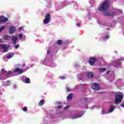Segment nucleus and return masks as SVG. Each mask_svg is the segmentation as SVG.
<instances>
[{
    "instance_id": "obj_41",
    "label": "nucleus",
    "mask_w": 124,
    "mask_h": 124,
    "mask_svg": "<svg viewBox=\"0 0 124 124\" xmlns=\"http://www.w3.org/2000/svg\"><path fill=\"white\" fill-rule=\"evenodd\" d=\"M79 66V64H75V67H78V66Z\"/></svg>"
},
{
    "instance_id": "obj_50",
    "label": "nucleus",
    "mask_w": 124,
    "mask_h": 124,
    "mask_svg": "<svg viewBox=\"0 0 124 124\" xmlns=\"http://www.w3.org/2000/svg\"><path fill=\"white\" fill-rule=\"evenodd\" d=\"M14 88H16V85H15V84L14 85Z\"/></svg>"
},
{
    "instance_id": "obj_25",
    "label": "nucleus",
    "mask_w": 124,
    "mask_h": 124,
    "mask_svg": "<svg viewBox=\"0 0 124 124\" xmlns=\"http://www.w3.org/2000/svg\"><path fill=\"white\" fill-rule=\"evenodd\" d=\"M11 35H5L3 36V39L4 40H8V38H10Z\"/></svg>"
},
{
    "instance_id": "obj_28",
    "label": "nucleus",
    "mask_w": 124,
    "mask_h": 124,
    "mask_svg": "<svg viewBox=\"0 0 124 124\" xmlns=\"http://www.w3.org/2000/svg\"><path fill=\"white\" fill-rule=\"evenodd\" d=\"M9 83H10V81H7L6 82H3V84L4 86H9Z\"/></svg>"
},
{
    "instance_id": "obj_38",
    "label": "nucleus",
    "mask_w": 124,
    "mask_h": 124,
    "mask_svg": "<svg viewBox=\"0 0 124 124\" xmlns=\"http://www.w3.org/2000/svg\"><path fill=\"white\" fill-rule=\"evenodd\" d=\"M23 26H21V27H19L18 30V31H22V30H23Z\"/></svg>"
},
{
    "instance_id": "obj_3",
    "label": "nucleus",
    "mask_w": 124,
    "mask_h": 124,
    "mask_svg": "<svg viewBox=\"0 0 124 124\" xmlns=\"http://www.w3.org/2000/svg\"><path fill=\"white\" fill-rule=\"evenodd\" d=\"M12 74V72L4 70V69H2L0 72V80H5V79H7L9 77V75Z\"/></svg>"
},
{
    "instance_id": "obj_17",
    "label": "nucleus",
    "mask_w": 124,
    "mask_h": 124,
    "mask_svg": "<svg viewBox=\"0 0 124 124\" xmlns=\"http://www.w3.org/2000/svg\"><path fill=\"white\" fill-rule=\"evenodd\" d=\"M84 114H85V112H83L82 114H78L76 116L71 117V119L74 120L75 119H78V118H81V117H82V116H83Z\"/></svg>"
},
{
    "instance_id": "obj_43",
    "label": "nucleus",
    "mask_w": 124,
    "mask_h": 124,
    "mask_svg": "<svg viewBox=\"0 0 124 124\" xmlns=\"http://www.w3.org/2000/svg\"><path fill=\"white\" fill-rule=\"evenodd\" d=\"M47 123V121L44 120L43 122V124H45Z\"/></svg>"
},
{
    "instance_id": "obj_22",
    "label": "nucleus",
    "mask_w": 124,
    "mask_h": 124,
    "mask_svg": "<svg viewBox=\"0 0 124 124\" xmlns=\"http://www.w3.org/2000/svg\"><path fill=\"white\" fill-rule=\"evenodd\" d=\"M108 26H109V24L108 23H101V28H102V27H103L104 28H105V27H108Z\"/></svg>"
},
{
    "instance_id": "obj_48",
    "label": "nucleus",
    "mask_w": 124,
    "mask_h": 124,
    "mask_svg": "<svg viewBox=\"0 0 124 124\" xmlns=\"http://www.w3.org/2000/svg\"><path fill=\"white\" fill-rule=\"evenodd\" d=\"M24 66H26V64L24 63L22 65V67H24Z\"/></svg>"
},
{
    "instance_id": "obj_46",
    "label": "nucleus",
    "mask_w": 124,
    "mask_h": 124,
    "mask_svg": "<svg viewBox=\"0 0 124 124\" xmlns=\"http://www.w3.org/2000/svg\"><path fill=\"white\" fill-rule=\"evenodd\" d=\"M84 100L85 101H88V98H84Z\"/></svg>"
},
{
    "instance_id": "obj_40",
    "label": "nucleus",
    "mask_w": 124,
    "mask_h": 124,
    "mask_svg": "<svg viewBox=\"0 0 124 124\" xmlns=\"http://www.w3.org/2000/svg\"><path fill=\"white\" fill-rule=\"evenodd\" d=\"M62 106H58V109H62Z\"/></svg>"
},
{
    "instance_id": "obj_8",
    "label": "nucleus",
    "mask_w": 124,
    "mask_h": 124,
    "mask_svg": "<svg viewBox=\"0 0 124 124\" xmlns=\"http://www.w3.org/2000/svg\"><path fill=\"white\" fill-rule=\"evenodd\" d=\"M109 73H110V77L108 78V81H109V82H112V81H114V71H108L107 72V74H109Z\"/></svg>"
},
{
    "instance_id": "obj_7",
    "label": "nucleus",
    "mask_w": 124,
    "mask_h": 124,
    "mask_svg": "<svg viewBox=\"0 0 124 124\" xmlns=\"http://www.w3.org/2000/svg\"><path fill=\"white\" fill-rule=\"evenodd\" d=\"M50 22H51V16L47 14L46 15V18L44 19V24H48Z\"/></svg>"
},
{
    "instance_id": "obj_21",
    "label": "nucleus",
    "mask_w": 124,
    "mask_h": 124,
    "mask_svg": "<svg viewBox=\"0 0 124 124\" xmlns=\"http://www.w3.org/2000/svg\"><path fill=\"white\" fill-rule=\"evenodd\" d=\"M106 71V68H101L99 69V73H102V72H104Z\"/></svg>"
},
{
    "instance_id": "obj_54",
    "label": "nucleus",
    "mask_w": 124,
    "mask_h": 124,
    "mask_svg": "<svg viewBox=\"0 0 124 124\" xmlns=\"http://www.w3.org/2000/svg\"><path fill=\"white\" fill-rule=\"evenodd\" d=\"M123 35H124V32H123Z\"/></svg>"
},
{
    "instance_id": "obj_37",
    "label": "nucleus",
    "mask_w": 124,
    "mask_h": 124,
    "mask_svg": "<svg viewBox=\"0 0 124 124\" xmlns=\"http://www.w3.org/2000/svg\"><path fill=\"white\" fill-rule=\"evenodd\" d=\"M5 28V27L4 26H2L1 28H0V30L1 31H3V30H4Z\"/></svg>"
},
{
    "instance_id": "obj_32",
    "label": "nucleus",
    "mask_w": 124,
    "mask_h": 124,
    "mask_svg": "<svg viewBox=\"0 0 124 124\" xmlns=\"http://www.w3.org/2000/svg\"><path fill=\"white\" fill-rule=\"evenodd\" d=\"M109 38V35H107L105 37L103 38V40H107Z\"/></svg>"
},
{
    "instance_id": "obj_45",
    "label": "nucleus",
    "mask_w": 124,
    "mask_h": 124,
    "mask_svg": "<svg viewBox=\"0 0 124 124\" xmlns=\"http://www.w3.org/2000/svg\"><path fill=\"white\" fill-rule=\"evenodd\" d=\"M67 89V92H69V91H70V89H69V88L67 87L66 88Z\"/></svg>"
},
{
    "instance_id": "obj_47",
    "label": "nucleus",
    "mask_w": 124,
    "mask_h": 124,
    "mask_svg": "<svg viewBox=\"0 0 124 124\" xmlns=\"http://www.w3.org/2000/svg\"><path fill=\"white\" fill-rule=\"evenodd\" d=\"M80 23H77V26H78V27H80Z\"/></svg>"
},
{
    "instance_id": "obj_27",
    "label": "nucleus",
    "mask_w": 124,
    "mask_h": 124,
    "mask_svg": "<svg viewBox=\"0 0 124 124\" xmlns=\"http://www.w3.org/2000/svg\"><path fill=\"white\" fill-rule=\"evenodd\" d=\"M30 78L27 77L25 79V80H24V83H25L26 84H29L30 83Z\"/></svg>"
},
{
    "instance_id": "obj_36",
    "label": "nucleus",
    "mask_w": 124,
    "mask_h": 124,
    "mask_svg": "<svg viewBox=\"0 0 124 124\" xmlns=\"http://www.w3.org/2000/svg\"><path fill=\"white\" fill-rule=\"evenodd\" d=\"M28 110V108L26 107H24L23 108V111H24V112H26Z\"/></svg>"
},
{
    "instance_id": "obj_19",
    "label": "nucleus",
    "mask_w": 124,
    "mask_h": 124,
    "mask_svg": "<svg viewBox=\"0 0 124 124\" xmlns=\"http://www.w3.org/2000/svg\"><path fill=\"white\" fill-rule=\"evenodd\" d=\"M93 75H94L93 72H89L88 73L87 75V77H88V78H93Z\"/></svg>"
},
{
    "instance_id": "obj_49",
    "label": "nucleus",
    "mask_w": 124,
    "mask_h": 124,
    "mask_svg": "<svg viewBox=\"0 0 124 124\" xmlns=\"http://www.w3.org/2000/svg\"><path fill=\"white\" fill-rule=\"evenodd\" d=\"M121 106H122V107H123V108H124V104H122L121 105Z\"/></svg>"
},
{
    "instance_id": "obj_31",
    "label": "nucleus",
    "mask_w": 124,
    "mask_h": 124,
    "mask_svg": "<svg viewBox=\"0 0 124 124\" xmlns=\"http://www.w3.org/2000/svg\"><path fill=\"white\" fill-rule=\"evenodd\" d=\"M106 114H109L108 112L105 111L104 109H102V115H105Z\"/></svg>"
},
{
    "instance_id": "obj_39",
    "label": "nucleus",
    "mask_w": 124,
    "mask_h": 124,
    "mask_svg": "<svg viewBox=\"0 0 124 124\" xmlns=\"http://www.w3.org/2000/svg\"><path fill=\"white\" fill-rule=\"evenodd\" d=\"M69 108V106H67L64 108V110H66L67 109H68Z\"/></svg>"
},
{
    "instance_id": "obj_5",
    "label": "nucleus",
    "mask_w": 124,
    "mask_h": 124,
    "mask_svg": "<svg viewBox=\"0 0 124 124\" xmlns=\"http://www.w3.org/2000/svg\"><path fill=\"white\" fill-rule=\"evenodd\" d=\"M124 57H121L120 59H118L116 61H113L112 62V65L114 66V67H120L121 64H122V62H124Z\"/></svg>"
},
{
    "instance_id": "obj_51",
    "label": "nucleus",
    "mask_w": 124,
    "mask_h": 124,
    "mask_svg": "<svg viewBox=\"0 0 124 124\" xmlns=\"http://www.w3.org/2000/svg\"><path fill=\"white\" fill-rule=\"evenodd\" d=\"M49 118V119H50V118H52V115H51L50 116V117H48Z\"/></svg>"
},
{
    "instance_id": "obj_20",
    "label": "nucleus",
    "mask_w": 124,
    "mask_h": 124,
    "mask_svg": "<svg viewBox=\"0 0 124 124\" xmlns=\"http://www.w3.org/2000/svg\"><path fill=\"white\" fill-rule=\"evenodd\" d=\"M72 97H73V94L70 93L67 96V100H70L71 99H72Z\"/></svg>"
},
{
    "instance_id": "obj_57",
    "label": "nucleus",
    "mask_w": 124,
    "mask_h": 124,
    "mask_svg": "<svg viewBox=\"0 0 124 124\" xmlns=\"http://www.w3.org/2000/svg\"><path fill=\"white\" fill-rule=\"evenodd\" d=\"M0 31H1V30H0Z\"/></svg>"
},
{
    "instance_id": "obj_18",
    "label": "nucleus",
    "mask_w": 124,
    "mask_h": 124,
    "mask_svg": "<svg viewBox=\"0 0 124 124\" xmlns=\"http://www.w3.org/2000/svg\"><path fill=\"white\" fill-rule=\"evenodd\" d=\"M114 110H115V106L114 105H111L109 107V109L108 110V113H112V112H113Z\"/></svg>"
},
{
    "instance_id": "obj_34",
    "label": "nucleus",
    "mask_w": 124,
    "mask_h": 124,
    "mask_svg": "<svg viewBox=\"0 0 124 124\" xmlns=\"http://www.w3.org/2000/svg\"><path fill=\"white\" fill-rule=\"evenodd\" d=\"M59 79H62V80H63V79H65V77H63V76H60Z\"/></svg>"
},
{
    "instance_id": "obj_1",
    "label": "nucleus",
    "mask_w": 124,
    "mask_h": 124,
    "mask_svg": "<svg viewBox=\"0 0 124 124\" xmlns=\"http://www.w3.org/2000/svg\"><path fill=\"white\" fill-rule=\"evenodd\" d=\"M51 50L52 47H49L47 49V55L44 61L43 62V63L50 67H55L56 66V63L53 62V55H52Z\"/></svg>"
},
{
    "instance_id": "obj_53",
    "label": "nucleus",
    "mask_w": 124,
    "mask_h": 124,
    "mask_svg": "<svg viewBox=\"0 0 124 124\" xmlns=\"http://www.w3.org/2000/svg\"><path fill=\"white\" fill-rule=\"evenodd\" d=\"M90 3L91 4H92V2H91V1H90Z\"/></svg>"
},
{
    "instance_id": "obj_52",
    "label": "nucleus",
    "mask_w": 124,
    "mask_h": 124,
    "mask_svg": "<svg viewBox=\"0 0 124 124\" xmlns=\"http://www.w3.org/2000/svg\"><path fill=\"white\" fill-rule=\"evenodd\" d=\"M13 76H16V75H13Z\"/></svg>"
},
{
    "instance_id": "obj_23",
    "label": "nucleus",
    "mask_w": 124,
    "mask_h": 124,
    "mask_svg": "<svg viewBox=\"0 0 124 124\" xmlns=\"http://www.w3.org/2000/svg\"><path fill=\"white\" fill-rule=\"evenodd\" d=\"M85 85L86 84H79V85H77L76 87V89H80L84 88V87H85Z\"/></svg>"
},
{
    "instance_id": "obj_26",
    "label": "nucleus",
    "mask_w": 124,
    "mask_h": 124,
    "mask_svg": "<svg viewBox=\"0 0 124 124\" xmlns=\"http://www.w3.org/2000/svg\"><path fill=\"white\" fill-rule=\"evenodd\" d=\"M43 104H44V99H42L39 103V106H43Z\"/></svg>"
},
{
    "instance_id": "obj_12",
    "label": "nucleus",
    "mask_w": 124,
    "mask_h": 124,
    "mask_svg": "<svg viewBox=\"0 0 124 124\" xmlns=\"http://www.w3.org/2000/svg\"><path fill=\"white\" fill-rule=\"evenodd\" d=\"M96 61V58L94 57H91L88 61V62L90 65H94V62H95Z\"/></svg>"
},
{
    "instance_id": "obj_35",
    "label": "nucleus",
    "mask_w": 124,
    "mask_h": 124,
    "mask_svg": "<svg viewBox=\"0 0 124 124\" xmlns=\"http://www.w3.org/2000/svg\"><path fill=\"white\" fill-rule=\"evenodd\" d=\"M19 47H20V45H16L15 46V48L16 49H18V48H19Z\"/></svg>"
},
{
    "instance_id": "obj_6",
    "label": "nucleus",
    "mask_w": 124,
    "mask_h": 124,
    "mask_svg": "<svg viewBox=\"0 0 124 124\" xmlns=\"http://www.w3.org/2000/svg\"><path fill=\"white\" fill-rule=\"evenodd\" d=\"M123 98H124V95H123V93H119L118 94H116L115 95V104L117 105V104H119V103H121Z\"/></svg>"
},
{
    "instance_id": "obj_13",
    "label": "nucleus",
    "mask_w": 124,
    "mask_h": 124,
    "mask_svg": "<svg viewBox=\"0 0 124 124\" xmlns=\"http://www.w3.org/2000/svg\"><path fill=\"white\" fill-rule=\"evenodd\" d=\"M0 48H2V49H3L4 53H6V52H7L8 51V48H7V46H6V45H0Z\"/></svg>"
},
{
    "instance_id": "obj_16",
    "label": "nucleus",
    "mask_w": 124,
    "mask_h": 124,
    "mask_svg": "<svg viewBox=\"0 0 124 124\" xmlns=\"http://www.w3.org/2000/svg\"><path fill=\"white\" fill-rule=\"evenodd\" d=\"M14 56V53H10L6 55V57H4L3 58V60L5 61L6 59H11V58H12Z\"/></svg>"
},
{
    "instance_id": "obj_55",
    "label": "nucleus",
    "mask_w": 124,
    "mask_h": 124,
    "mask_svg": "<svg viewBox=\"0 0 124 124\" xmlns=\"http://www.w3.org/2000/svg\"><path fill=\"white\" fill-rule=\"evenodd\" d=\"M107 30L108 31L109 30V29H108V28H107Z\"/></svg>"
},
{
    "instance_id": "obj_42",
    "label": "nucleus",
    "mask_w": 124,
    "mask_h": 124,
    "mask_svg": "<svg viewBox=\"0 0 124 124\" xmlns=\"http://www.w3.org/2000/svg\"><path fill=\"white\" fill-rule=\"evenodd\" d=\"M56 103L57 104L61 105L62 104V102L59 101V102H57Z\"/></svg>"
},
{
    "instance_id": "obj_30",
    "label": "nucleus",
    "mask_w": 124,
    "mask_h": 124,
    "mask_svg": "<svg viewBox=\"0 0 124 124\" xmlns=\"http://www.w3.org/2000/svg\"><path fill=\"white\" fill-rule=\"evenodd\" d=\"M57 44H58V45H62V40H58Z\"/></svg>"
},
{
    "instance_id": "obj_2",
    "label": "nucleus",
    "mask_w": 124,
    "mask_h": 124,
    "mask_svg": "<svg viewBox=\"0 0 124 124\" xmlns=\"http://www.w3.org/2000/svg\"><path fill=\"white\" fill-rule=\"evenodd\" d=\"M110 6V3H109V0H106L103 3L100 5L99 8L96 10L97 13L100 12V11H103L104 10H107Z\"/></svg>"
},
{
    "instance_id": "obj_4",
    "label": "nucleus",
    "mask_w": 124,
    "mask_h": 124,
    "mask_svg": "<svg viewBox=\"0 0 124 124\" xmlns=\"http://www.w3.org/2000/svg\"><path fill=\"white\" fill-rule=\"evenodd\" d=\"M122 13V10L119 9H115L113 12H105L104 13V16L107 17H110L112 16H115V15H119Z\"/></svg>"
},
{
    "instance_id": "obj_10",
    "label": "nucleus",
    "mask_w": 124,
    "mask_h": 124,
    "mask_svg": "<svg viewBox=\"0 0 124 124\" xmlns=\"http://www.w3.org/2000/svg\"><path fill=\"white\" fill-rule=\"evenodd\" d=\"M91 88L92 89H93V90H94V91H98V90L100 89V86H99V84H98L97 83H93Z\"/></svg>"
},
{
    "instance_id": "obj_29",
    "label": "nucleus",
    "mask_w": 124,
    "mask_h": 124,
    "mask_svg": "<svg viewBox=\"0 0 124 124\" xmlns=\"http://www.w3.org/2000/svg\"><path fill=\"white\" fill-rule=\"evenodd\" d=\"M26 78H27V77H26L25 76H23L21 77V79L22 81L23 82H24L25 81Z\"/></svg>"
},
{
    "instance_id": "obj_9",
    "label": "nucleus",
    "mask_w": 124,
    "mask_h": 124,
    "mask_svg": "<svg viewBox=\"0 0 124 124\" xmlns=\"http://www.w3.org/2000/svg\"><path fill=\"white\" fill-rule=\"evenodd\" d=\"M10 38L13 42V45H16V43H17V41H18V37L14 35H12L10 36Z\"/></svg>"
},
{
    "instance_id": "obj_33",
    "label": "nucleus",
    "mask_w": 124,
    "mask_h": 124,
    "mask_svg": "<svg viewBox=\"0 0 124 124\" xmlns=\"http://www.w3.org/2000/svg\"><path fill=\"white\" fill-rule=\"evenodd\" d=\"M18 36L20 39H22V38H23V34L22 33L19 34Z\"/></svg>"
},
{
    "instance_id": "obj_24",
    "label": "nucleus",
    "mask_w": 124,
    "mask_h": 124,
    "mask_svg": "<svg viewBox=\"0 0 124 124\" xmlns=\"http://www.w3.org/2000/svg\"><path fill=\"white\" fill-rule=\"evenodd\" d=\"M77 77L78 79H79V80H83V78H84V75L82 74H79L77 76Z\"/></svg>"
},
{
    "instance_id": "obj_56",
    "label": "nucleus",
    "mask_w": 124,
    "mask_h": 124,
    "mask_svg": "<svg viewBox=\"0 0 124 124\" xmlns=\"http://www.w3.org/2000/svg\"><path fill=\"white\" fill-rule=\"evenodd\" d=\"M86 109H88V107H86Z\"/></svg>"
},
{
    "instance_id": "obj_15",
    "label": "nucleus",
    "mask_w": 124,
    "mask_h": 124,
    "mask_svg": "<svg viewBox=\"0 0 124 124\" xmlns=\"http://www.w3.org/2000/svg\"><path fill=\"white\" fill-rule=\"evenodd\" d=\"M16 31V27L15 26H11L9 30V33L10 34H13L15 31Z\"/></svg>"
},
{
    "instance_id": "obj_14",
    "label": "nucleus",
    "mask_w": 124,
    "mask_h": 124,
    "mask_svg": "<svg viewBox=\"0 0 124 124\" xmlns=\"http://www.w3.org/2000/svg\"><path fill=\"white\" fill-rule=\"evenodd\" d=\"M8 21V18L7 17H5L2 16L0 17V24L5 23V22H7Z\"/></svg>"
},
{
    "instance_id": "obj_11",
    "label": "nucleus",
    "mask_w": 124,
    "mask_h": 124,
    "mask_svg": "<svg viewBox=\"0 0 124 124\" xmlns=\"http://www.w3.org/2000/svg\"><path fill=\"white\" fill-rule=\"evenodd\" d=\"M24 72H26V71H24L23 69L16 68L15 69L13 74H15L16 73H19L20 74H22V73H24Z\"/></svg>"
},
{
    "instance_id": "obj_44",
    "label": "nucleus",
    "mask_w": 124,
    "mask_h": 124,
    "mask_svg": "<svg viewBox=\"0 0 124 124\" xmlns=\"http://www.w3.org/2000/svg\"><path fill=\"white\" fill-rule=\"evenodd\" d=\"M28 69H30V67H28L25 70H24V71H27Z\"/></svg>"
}]
</instances>
